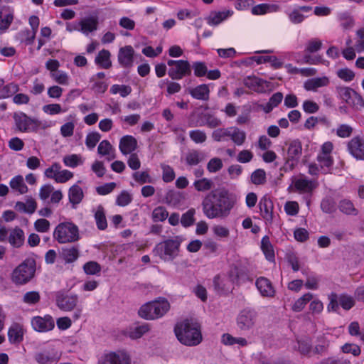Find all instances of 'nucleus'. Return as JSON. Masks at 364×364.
I'll return each mask as SVG.
<instances>
[{"mask_svg": "<svg viewBox=\"0 0 364 364\" xmlns=\"http://www.w3.org/2000/svg\"><path fill=\"white\" fill-rule=\"evenodd\" d=\"M37 208V203L33 198H29L25 203L18 201L16 203L15 209L19 212L28 214L33 213Z\"/></svg>", "mask_w": 364, "mask_h": 364, "instance_id": "nucleus-36", "label": "nucleus"}, {"mask_svg": "<svg viewBox=\"0 0 364 364\" xmlns=\"http://www.w3.org/2000/svg\"><path fill=\"white\" fill-rule=\"evenodd\" d=\"M231 127L230 128H219L213 131L212 134L213 139L216 141H221L226 140V137H230Z\"/></svg>", "mask_w": 364, "mask_h": 364, "instance_id": "nucleus-61", "label": "nucleus"}, {"mask_svg": "<svg viewBox=\"0 0 364 364\" xmlns=\"http://www.w3.org/2000/svg\"><path fill=\"white\" fill-rule=\"evenodd\" d=\"M97 364H130V357L124 351L110 352L102 355Z\"/></svg>", "mask_w": 364, "mask_h": 364, "instance_id": "nucleus-12", "label": "nucleus"}, {"mask_svg": "<svg viewBox=\"0 0 364 364\" xmlns=\"http://www.w3.org/2000/svg\"><path fill=\"white\" fill-rule=\"evenodd\" d=\"M262 217L267 223H271L273 220V203L269 198L264 196L259 203Z\"/></svg>", "mask_w": 364, "mask_h": 364, "instance_id": "nucleus-24", "label": "nucleus"}, {"mask_svg": "<svg viewBox=\"0 0 364 364\" xmlns=\"http://www.w3.org/2000/svg\"><path fill=\"white\" fill-rule=\"evenodd\" d=\"M232 10L211 11L205 18L207 23L211 26H217L233 15Z\"/></svg>", "mask_w": 364, "mask_h": 364, "instance_id": "nucleus-17", "label": "nucleus"}, {"mask_svg": "<svg viewBox=\"0 0 364 364\" xmlns=\"http://www.w3.org/2000/svg\"><path fill=\"white\" fill-rule=\"evenodd\" d=\"M18 85L16 83L4 85L3 80L0 81V99H5L11 97L18 91Z\"/></svg>", "mask_w": 364, "mask_h": 364, "instance_id": "nucleus-40", "label": "nucleus"}, {"mask_svg": "<svg viewBox=\"0 0 364 364\" xmlns=\"http://www.w3.org/2000/svg\"><path fill=\"white\" fill-rule=\"evenodd\" d=\"M9 185L13 190L18 191L20 194L26 193L28 191L21 175H17L12 178L9 182Z\"/></svg>", "mask_w": 364, "mask_h": 364, "instance_id": "nucleus-41", "label": "nucleus"}, {"mask_svg": "<svg viewBox=\"0 0 364 364\" xmlns=\"http://www.w3.org/2000/svg\"><path fill=\"white\" fill-rule=\"evenodd\" d=\"M110 56L111 53L108 50L102 49L95 57V62L100 68L103 69H109L112 67Z\"/></svg>", "mask_w": 364, "mask_h": 364, "instance_id": "nucleus-35", "label": "nucleus"}, {"mask_svg": "<svg viewBox=\"0 0 364 364\" xmlns=\"http://www.w3.org/2000/svg\"><path fill=\"white\" fill-rule=\"evenodd\" d=\"M41 300L40 293L37 291H30L25 293L22 297V301L28 305H36Z\"/></svg>", "mask_w": 364, "mask_h": 364, "instance_id": "nucleus-49", "label": "nucleus"}, {"mask_svg": "<svg viewBox=\"0 0 364 364\" xmlns=\"http://www.w3.org/2000/svg\"><path fill=\"white\" fill-rule=\"evenodd\" d=\"M338 301L341 306L346 311L350 310L355 304L354 298L346 294H341L338 295Z\"/></svg>", "mask_w": 364, "mask_h": 364, "instance_id": "nucleus-50", "label": "nucleus"}, {"mask_svg": "<svg viewBox=\"0 0 364 364\" xmlns=\"http://www.w3.org/2000/svg\"><path fill=\"white\" fill-rule=\"evenodd\" d=\"M36 271V259L33 257H28L12 271L11 280L16 285H25L34 278Z\"/></svg>", "mask_w": 364, "mask_h": 364, "instance_id": "nucleus-3", "label": "nucleus"}, {"mask_svg": "<svg viewBox=\"0 0 364 364\" xmlns=\"http://www.w3.org/2000/svg\"><path fill=\"white\" fill-rule=\"evenodd\" d=\"M170 307L168 300L162 298L142 305L138 311V314L146 320H156L163 317L169 311Z\"/></svg>", "mask_w": 364, "mask_h": 364, "instance_id": "nucleus-5", "label": "nucleus"}, {"mask_svg": "<svg viewBox=\"0 0 364 364\" xmlns=\"http://www.w3.org/2000/svg\"><path fill=\"white\" fill-rule=\"evenodd\" d=\"M257 312L252 309L242 310L237 317V326L241 331H249L252 328L257 320Z\"/></svg>", "mask_w": 364, "mask_h": 364, "instance_id": "nucleus-11", "label": "nucleus"}, {"mask_svg": "<svg viewBox=\"0 0 364 364\" xmlns=\"http://www.w3.org/2000/svg\"><path fill=\"white\" fill-rule=\"evenodd\" d=\"M60 257L66 264L75 262L80 257V247L78 245L67 246L61 248Z\"/></svg>", "mask_w": 364, "mask_h": 364, "instance_id": "nucleus-22", "label": "nucleus"}, {"mask_svg": "<svg viewBox=\"0 0 364 364\" xmlns=\"http://www.w3.org/2000/svg\"><path fill=\"white\" fill-rule=\"evenodd\" d=\"M266 172L264 169L258 168L251 174V181L255 185H262L266 182Z\"/></svg>", "mask_w": 364, "mask_h": 364, "instance_id": "nucleus-54", "label": "nucleus"}, {"mask_svg": "<svg viewBox=\"0 0 364 364\" xmlns=\"http://www.w3.org/2000/svg\"><path fill=\"white\" fill-rule=\"evenodd\" d=\"M6 240L14 248L21 247L25 242L24 231L18 226L8 230Z\"/></svg>", "mask_w": 364, "mask_h": 364, "instance_id": "nucleus-15", "label": "nucleus"}, {"mask_svg": "<svg viewBox=\"0 0 364 364\" xmlns=\"http://www.w3.org/2000/svg\"><path fill=\"white\" fill-rule=\"evenodd\" d=\"M277 6L268 4H260L256 5L252 9V14L253 15H264L268 12L275 11Z\"/></svg>", "mask_w": 364, "mask_h": 364, "instance_id": "nucleus-48", "label": "nucleus"}, {"mask_svg": "<svg viewBox=\"0 0 364 364\" xmlns=\"http://www.w3.org/2000/svg\"><path fill=\"white\" fill-rule=\"evenodd\" d=\"M191 66L196 77H201L206 75L208 68L204 62H193Z\"/></svg>", "mask_w": 364, "mask_h": 364, "instance_id": "nucleus-60", "label": "nucleus"}, {"mask_svg": "<svg viewBox=\"0 0 364 364\" xmlns=\"http://www.w3.org/2000/svg\"><path fill=\"white\" fill-rule=\"evenodd\" d=\"M83 269L87 274L95 275L101 272V266L95 261H90L83 265Z\"/></svg>", "mask_w": 364, "mask_h": 364, "instance_id": "nucleus-62", "label": "nucleus"}, {"mask_svg": "<svg viewBox=\"0 0 364 364\" xmlns=\"http://www.w3.org/2000/svg\"><path fill=\"white\" fill-rule=\"evenodd\" d=\"M51 77L58 84L67 85L69 82V77L66 73L62 70H58L55 73H50Z\"/></svg>", "mask_w": 364, "mask_h": 364, "instance_id": "nucleus-64", "label": "nucleus"}, {"mask_svg": "<svg viewBox=\"0 0 364 364\" xmlns=\"http://www.w3.org/2000/svg\"><path fill=\"white\" fill-rule=\"evenodd\" d=\"M232 284L240 286L247 282H252L254 275L246 267L235 266L229 271Z\"/></svg>", "mask_w": 364, "mask_h": 364, "instance_id": "nucleus-9", "label": "nucleus"}, {"mask_svg": "<svg viewBox=\"0 0 364 364\" xmlns=\"http://www.w3.org/2000/svg\"><path fill=\"white\" fill-rule=\"evenodd\" d=\"M338 208L341 213L348 215H357L358 210L355 208L353 202L348 199H343L338 203Z\"/></svg>", "mask_w": 364, "mask_h": 364, "instance_id": "nucleus-43", "label": "nucleus"}, {"mask_svg": "<svg viewBox=\"0 0 364 364\" xmlns=\"http://www.w3.org/2000/svg\"><path fill=\"white\" fill-rule=\"evenodd\" d=\"M330 81L328 77H314L305 81L304 87L307 91H316L318 88L328 86Z\"/></svg>", "mask_w": 364, "mask_h": 364, "instance_id": "nucleus-29", "label": "nucleus"}, {"mask_svg": "<svg viewBox=\"0 0 364 364\" xmlns=\"http://www.w3.org/2000/svg\"><path fill=\"white\" fill-rule=\"evenodd\" d=\"M261 249L267 260L273 261L274 259L275 255L273 246L270 242L269 237L267 235L264 236L261 240Z\"/></svg>", "mask_w": 364, "mask_h": 364, "instance_id": "nucleus-42", "label": "nucleus"}, {"mask_svg": "<svg viewBox=\"0 0 364 364\" xmlns=\"http://www.w3.org/2000/svg\"><path fill=\"white\" fill-rule=\"evenodd\" d=\"M338 18L340 21L341 26L344 29H349L354 25L353 18L348 12L340 13L338 15Z\"/></svg>", "mask_w": 364, "mask_h": 364, "instance_id": "nucleus-51", "label": "nucleus"}, {"mask_svg": "<svg viewBox=\"0 0 364 364\" xmlns=\"http://www.w3.org/2000/svg\"><path fill=\"white\" fill-rule=\"evenodd\" d=\"M302 153V145L299 139H294L289 143L287 149V158L285 162V170L293 169L298 162Z\"/></svg>", "mask_w": 364, "mask_h": 364, "instance_id": "nucleus-10", "label": "nucleus"}, {"mask_svg": "<svg viewBox=\"0 0 364 364\" xmlns=\"http://www.w3.org/2000/svg\"><path fill=\"white\" fill-rule=\"evenodd\" d=\"M236 202L233 194L225 189L214 190L203 199V214L209 219L228 217Z\"/></svg>", "mask_w": 364, "mask_h": 364, "instance_id": "nucleus-1", "label": "nucleus"}, {"mask_svg": "<svg viewBox=\"0 0 364 364\" xmlns=\"http://www.w3.org/2000/svg\"><path fill=\"white\" fill-rule=\"evenodd\" d=\"M336 92L338 97L354 108L355 106V100L357 99L358 92L350 87H337Z\"/></svg>", "mask_w": 364, "mask_h": 364, "instance_id": "nucleus-21", "label": "nucleus"}, {"mask_svg": "<svg viewBox=\"0 0 364 364\" xmlns=\"http://www.w3.org/2000/svg\"><path fill=\"white\" fill-rule=\"evenodd\" d=\"M316 160L318 163V166L321 168V173L327 174L330 173L334 163V160L332 156L318 154L316 157Z\"/></svg>", "mask_w": 364, "mask_h": 364, "instance_id": "nucleus-34", "label": "nucleus"}, {"mask_svg": "<svg viewBox=\"0 0 364 364\" xmlns=\"http://www.w3.org/2000/svg\"><path fill=\"white\" fill-rule=\"evenodd\" d=\"M101 139V135L97 132H90L85 139V145L89 149H93Z\"/></svg>", "mask_w": 364, "mask_h": 364, "instance_id": "nucleus-59", "label": "nucleus"}, {"mask_svg": "<svg viewBox=\"0 0 364 364\" xmlns=\"http://www.w3.org/2000/svg\"><path fill=\"white\" fill-rule=\"evenodd\" d=\"M55 304L62 311H71L79 302L77 294H68L63 291H58L55 293Z\"/></svg>", "mask_w": 364, "mask_h": 364, "instance_id": "nucleus-8", "label": "nucleus"}, {"mask_svg": "<svg viewBox=\"0 0 364 364\" xmlns=\"http://www.w3.org/2000/svg\"><path fill=\"white\" fill-rule=\"evenodd\" d=\"M24 331L23 326L17 323H13L8 331L9 341L12 344H18L23 340Z\"/></svg>", "mask_w": 364, "mask_h": 364, "instance_id": "nucleus-27", "label": "nucleus"}, {"mask_svg": "<svg viewBox=\"0 0 364 364\" xmlns=\"http://www.w3.org/2000/svg\"><path fill=\"white\" fill-rule=\"evenodd\" d=\"M31 326L36 331L48 332L54 328L55 322L49 314L44 316H36L31 319Z\"/></svg>", "mask_w": 364, "mask_h": 364, "instance_id": "nucleus-13", "label": "nucleus"}, {"mask_svg": "<svg viewBox=\"0 0 364 364\" xmlns=\"http://www.w3.org/2000/svg\"><path fill=\"white\" fill-rule=\"evenodd\" d=\"M97 153L100 156H106L107 161H112L116 158L115 149L108 140H102L98 145Z\"/></svg>", "mask_w": 364, "mask_h": 364, "instance_id": "nucleus-31", "label": "nucleus"}, {"mask_svg": "<svg viewBox=\"0 0 364 364\" xmlns=\"http://www.w3.org/2000/svg\"><path fill=\"white\" fill-rule=\"evenodd\" d=\"M213 286L218 294H227L232 290L234 284H232L229 274L228 277L216 275L213 279Z\"/></svg>", "mask_w": 364, "mask_h": 364, "instance_id": "nucleus-19", "label": "nucleus"}, {"mask_svg": "<svg viewBox=\"0 0 364 364\" xmlns=\"http://www.w3.org/2000/svg\"><path fill=\"white\" fill-rule=\"evenodd\" d=\"M110 92L113 95L119 93L122 97H125L132 92V88L125 85H113L110 88Z\"/></svg>", "mask_w": 364, "mask_h": 364, "instance_id": "nucleus-57", "label": "nucleus"}, {"mask_svg": "<svg viewBox=\"0 0 364 364\" xmlns=\"http://www.w3.org/2000/svg\"><path fill=\"white\" fill-rule=\"evenodd\" d=\"M97 228L100 230H105L107 228V221L105 210L102 205H99L94 212Z\"/></svg>", "mask_w": 364, "mask_h": 364, "instance_id": "nucleus-37", "label": "nucleus"}, {"mask_svg": "<svg viewBox=\"0 0 364 364\" xmlns=\"http://www.w3.org/2000/svg\"><path fill=\"white\" fill-rule=\"evenodd\" d=\"M152 220L154 222L164 221L168 216V213L163 206L155 208L152 212Z\"/></svg>", "mask_w": 364, "mask_h": 364, "instance_id": "nucleus-56", "label": "nucleus"}, {"mask_svg": "<svg viewBox=\"0 0 364 364\" xmlns=\"http://www.w3.org/2000/svg\"><path fill=\"white\" fill-rule=\"evenodd\" d=\"M222 343L225 345L232 346L234 344H238L241 346H245L247 345V341L244 338H236L233 337L229 333H224L222 336Z\"/></svg>", "mask_w": 364, "mask_h": 364, "instance_id": "nucleus-46", "label": "nucleus"}, {"mask_svg": "<svg viewBox=\"0 0 364 364\" xmlns=\"http://www.w3.org/2000/svg\"><path fill=\"white\" fill-rule=\"evenodd\" d=\"M69 201L74 206L79 204L84 197V193L81 187L78 185H73L68 191Z\"/></svg>", "mask_w": 364, "mask_h": 364, "instance_id": "nucleus-38", "label": "nucleus"}, {"mask_svg": "<svg viewBox=\"0 0 364 364\" xmlns=\"http://www.w3.org/2000/svg\"><path fill=\"white\" fill-rule=\"evenodd\" d=\"M188 93L194 99L207 101L210 96V89L206 84H201L193 88L188 89Z\"/></svg>", "mask_w": 364, "mask_h": 364, "instance_id": "nucleus-28", "label": "nucleus"}, {"mask_svg": "<svg viewBox=\"0 0 364 364\" xmlns=\"http://www.w3.org/2000/svg\"><path fill=\"white\" fill-rule=\"evenodd\" d=\"M213 185V181L207 178H203L193 183V186L198 191H209L211 189Z\"/></svg>", "mask_w": 364, "mask_h": 364, "instance_id": "nucleus-58", "label": "nucleus"}, {"mask_svg": "<svg viewBox=\"0 0 364 364\" xmlns=\"http://www.w3.org/2000/svg\"><path fill=\"white\" fill-rule=\"evenodd\" d=\"M321 208L325 213H333L336 210V202L333 198L330 197L325 198L321 202Z\"/></svg>", "mask_w": 364, "mask_h": 364, "instance_id": "nucleus-52", "label": "nucleus"}, {"mask_svg": "<svg viewBox=\"0 0 364 364\" xmlns=\"http://www.w3.org/2000/svg\"><path fill=\"white\" fill-rule=\"evenodd\" d=\"M137 148V141L132 135H125L119 140V149L123 155L132 154Z\"/></svg>", "mask_w": 364, "mask_h": 364, "instance_id": "nucleus-23", "label": "nucleus"}, {"mask_svg": "<svg viewBox=\"0 0 364 364\" xmlns=\"http://www.w3.org/2000/svg\"><path fill=\"white\" fill-rule=\"evenodd\" d=\"M196 210L194 208H191L184 213L181 218V223L184 228H188L193 225L195 223L194 215Z\"/></svg>", "mask_w": 364, "mask_h": 364, "instance_id": "nucleus-53", "label": "nucleus"}, {"mask_svg": "<svg viewBox=\"0 0 364 364\" xmlns=\"http://www.w3.org/2000/svg\"><path fill=\"white\" fill-rule=\"evenodd\" d=\"M282 93L278 92L272 95L267 104L260 105V107L265 113H269L274 107H277L282 102Z\"/></svg>", "mask_w": 364, "mask_h": 364, "instance_id": "nucleus-39", "label": "nucleus"}, {"mask_svg": "<svg viewBox=\"0 0 364 364\" xmlns=\"http://www.w3.org/2000/svg\"><path fill=\"white\" fill-rule=\"evenodd\" d=\"M349 153L357 160H364V137L355 136L347 144Z\"/></svg>", "mask_w": 364, "mask_h": 364, "instance_id": "nucleus-14", "label": "nucleus"}, {"mask_svg": "<svg viewBox=\"0 0 364 364\" xmlns=\"http://www.w3.org/2000/svg\"><path fill=\"white\" fill-rule=\"evenodd\" d=\"M267 82L255 76H248L243 80V84L245 87L257 92L264 91V84Z\"/></svg>", "mask_w": 364, "mask_h": 364, "instance_id": "nucleus-32", "label": "nucleus"}, {"mask_svg": "<svg viewBox=\"0 0 364 364\" xmlns=\"http://www.w3.org/2000/svg\"><path fill=\"white\" fill-rule=\"evenodd\" d=\"M167 64L169 66L168 75L172 80H181L191 74V66L188 60H168Z\"/></svg>", "mask_w": 364, "mask_h": 364, "instance_id": "nucleus-7", "label": "nucleus"}, {"mask_svg": "<svg viewBox=\"0 0 364 364\" xmlns=\"http://www.w3.org/2000/svg\"><path fill=\"white\" fill-rule=\"evenodd\" d=\"M294 187L299 193H311L317 187V183L305 176H301L295 179Z\"/></svg>", "mask_w": 364, "mask_h": 364, "instance_id": "nucleus-20", "label": "nucleus"}, {"mask_svg": "<svg viewBox=\"0 0 364 364\" xmlns=\"http://www.w3.org/2000/svg\"><path fill=\"white\" fill-rule=\"evenodd\" d=\"M255 286L262 296L272 298L275 296V289L267 277H258L255 281Z\"/></svg>", "mask_w": 364, "mask_h": 364, "instance_id": "nucleus-18", "label": "nucleus"}, {"mask_svg": "<svg viewBox=\"0 0 364 364\" xmlns=\"http://www.w3.org/2000/svg\"><path fill=\"white\" fill-rule=\"evenodd\" d=\"M174 332L179 342L186 346H196L203 340L201 326L195 319L186 318L178 323Z\"/></svg>", "mask_w": 364, "mask_h": 364, "instance_id": "nucleus-2", "label": "nucleus"}, {"mask_svg": "<svg viewBox=\"0 0 364 364\" xmlns=\"http://www.w3.org/2000/svg\"><path fill=\"white\" fill-rule=\"evenodd\" d=\"M230 137L236 145L241 146L246 139V134L237 127H231Z\"/></svg>", "mask_w": 364, "mask_h": 364, "instance_id": "nucleus-47", "label": "nucleus"}, {"mask_svg": "<svg viewBox=\"0 0 364 364\" xmlns=\"http://www.w3.org/2000/svg\"><path fill=\"white\" fill-rule=\"evenodd\" d=\"M53 237L60 244L75 242L80 240L79 228L70 222L60 223L55 228Z\"/></svg>", "mask_w": 364, "mask_h": 364, "instance_id": "nucleus-6", "label": "nucleus"}, {"mask_svg": "<svg viewBox=\"0 0 364 364\" xmlns=\"http://www.w3.org/2000/svg\"><path fill=\"white\" fill-rule=\"evenodd\" d=\"M134 50L131 46L120 48L117 59L119 65L124 68H130L134 64Z\"/></svg>", "mask_w": 364, "mask_h": 364, "instance_id": "nucleus-16", "label": "nucleus"}, {"mask_svg": "<svg viewBox=\"0 0 364 364\" xmlns=\"http://www.w3.org/2000/svg\"><path fill=\"white\" fill-rule=\"evenodd\" d=\"M206 158L205 154L200 150L192 149L186 155V162L189 166H196Z\"/></svg>", "mask_w": 364, "mask_h": 364, "instance_id": "nucleus-33", "label": "nucleus"}, {"mask_svg": "<svg viewBox=\"0 0 364 364\" xmlns=\"http://www.w3.org/2000/svg\"><path fill=\"white\" fill-rule=\"evenodd\" d=\"M14 119L16 127L18 130L23 132H28L30 129V125L33 124L36 126L38 125V120L33 119L23 113L18 116H15Z\"/></svg>", "mask_w": 364, "mask_h": 364, "instance_id": "nucleus-30", "label": "nucleus"}, {"mask_svg": "<svg viewBox=\"0 0 364 364\" xmlns=\"http://www.w3.org/2000/svg\"><path fill=\"white\" fill-rule=\"evenodd\" d=\"M181 242L178 236L162 241L155 245L153 255L164 262H172L179 255Z\"/></svg>", "mask_w": 364, "mask_h": 364, "instance_id": "nucleus-4", "label": "nucleus"}, {"mask_svg": "<svg viewBox=\"0 0 364 364\" xmlns=\"http://www.w3.org/2000/svg\"><path fill=\"white\" fill-rule=\"evenodd\" d=\"M34 359L38 364H52L57 363L60 356L53 351L43 350L35 353Z\"/></svg>", "mask_w": 364, "mask_h": 364, "instance_id": "nucleus-26", "label": "nucleus"}, {"mask_svg": "<svg viewBox=\"0 0 364 364\" xmlns=\"http://www.w3.org/2000/svg\"><path fill=\"white\" fill-rule=\"evenodd\" d=\"M98 23L97 16H90L83 18L80 21V32L88 36L90 33L97 31Z\"/></svg>", "mask_w": 364, "mask_h": 364, "instance_id": "nucleus-25", "label": "nucleus"}, {"mask_svg": "<svg viewBox=\"0 0 364 364\" xmlns=\"http://www.w3.org/2000/svg\"><path fill=\"white\" fill-rule=\"evenodd\" d=\"M336 75L340 79L345 82H350L355 77V73L348 68L338 70Z\"/></svg>", "mask_w": 364, "mask_h": 364, "instance_id": "nucleus-63", "label": "nucleus"}, {"mask_svg": "<svg viewBox=\"0 0 364 364\" xmlns=\"http://www.w3.org/2000/svg\"><path fill=\"white\" fill-rule=\"evenodd\" d=\"M149 330V325L148 323H144L142 325L137 326L133 328L129 329V331L127 332V336L132 339H137L141 338Z\"/></svg>", "mask_w": 364, "mask_h": 364, "instance_id": "nucleus-44", "label": "nucleus"}, {"mask_svg": "<svg viewBox=\"0 0 364 364\" xmlns=\"http://www.w3.org/2000/svg\"><path fill=\"white\" fill-rule=\"evenodd\" d=\"M313 298L311 293H306L299 298L291 306V310L294 312H300L304 309L306 304Z\"/></svg>", "mask_w": 364, "mask_h": 364, "instance_id": "nucleus-45", "label": "nucleus"}, {"mask_svg": "<svg viewBox=\"0 0 364 364\" xmlns=\"http://www.w3.org/2000/svg\"><path fill=\"white\" fill-rule=\"evenodd\" d=\"M63 163L66 166L70 168H75L77 166L82 164L83 161L81 159V156L77 154H70L64 156Z\"/></svg>", "mask_w": 364, "mask_h": 364, "instance_id": "nucleus-55", "label": "nucleus"}]
</instances>
